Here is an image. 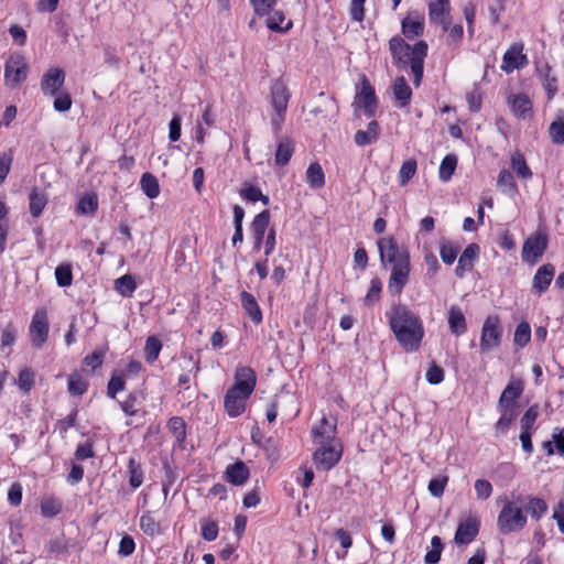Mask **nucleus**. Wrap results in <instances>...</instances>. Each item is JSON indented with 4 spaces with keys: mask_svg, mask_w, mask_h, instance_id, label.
<instances>
[{
    "mask_svg": "<svg viewBox=\"0 0 564 564\" xmlns=\"http://www.w3.org/2000/svg\"><path fill=\"white\" fill-rule=\"evenodd\" d=\"M56 282L59 286H69L73 282V271L69 263H62L55 269Z\"/></svg>",
    "mask_w": 564,
    "mask_h": 564,
    "instance_id": "3c124183",
    "label": "nucleus"
},
{
    "mask_svg": "<svg viewBox=\"0 0 564 564\" xmlns=\"http://www.w3.org/2000/svg\"><path fill=\"white\" fill-rule=\"evenodd\" d=\"M416 167L417 164L414 159H409L403 162L399 171V182L401 185H405L415 175Z\"/></svg>",
    "mask_w": 564,
    "mask_h": 564,
    "instance_id": "5fc2aeb1",
    "label": "nucleus"
},
{
    "mask_svg": "<svg viewBox=\"0 0 564 564\" xmlns=\"http://www.w3.org/2000/svg\"><path fill=\"white\" fill-rule=\"evenodd\" d=\"M424 18L420 14L408 15L402 21V33L409 40L423 34Z\"/></svg>",
    "mask_w": 564,
    "mask_h": 564,
    "instance_id": "a878e982",
    "label": "nucleus"
},
{
    "mask_svg": "<svg viewBox=\"0 0 564 564\" xmlns=\"http://www.w3.org/2000/svg\"><path fill=\"white\" fill-rule=\"evenodd\" d=\"M523 392L521 380H511L502 391L497 408H517L516 401Z\"/></svg>",
    "mask_w": 564,
    "mask_h": 564,
    "instance_id": "b1692460",
    "label": "nucleus"
},
{
    "mask_svg": "<svg viewBox=\"0 0 564 564\" xmlns=\"http://www.w3.org/2000/svg\"><path fill=\"white\" fill-rule=\"evenodd\" d=\"M250 3L258 15H267L275 6L276 0H250Z\"/></svg>",
    "mask_w": 564,
    "mask_h": 564,
    "instance_id": "774afa93",
    "label": "nucleus"
},
{
    "mask_svg": "<svg viewBox=\"0 0 564 564\" xmlns=\"http://www.w3.org/2000/svg\"><path fill=\"white\" fill-rule=\"evenodd\" d=\"M270 224V212L268 209L258 214L251 224V234L254 240L253 249L259 251Z\"/></svg>",
    "mask_w": 564,
    "mask_h": 564,
    "instance_id": "5701e85b",
    "label": "nucleus"
},
{
    "mask_svg": "<svg viewBox=\"0 0 564 564\" xmlns=\"http://www.w3.org/2000/svg\"><path fill=\"white\" fill-rule=\"evenodd\" d=\"M257 377L254 371L247 366L237 368L235 373V384L231 387L238 391L245 393V395H251L254 390Z\"/></svg>",
    "mask_w": 564,
    "mask_h": 564,
    "instance_id": "6ab92c4d",
    "label": "nucleus"
},
{
    "mask_svg": "<svg viewBox=\"0 0 564 564\" xmlns=\"http://www.w3.org/2000/svg\"><path fill=\"white\" fill-rule=\"evenodd\" d=\"M443 542L440 536L435 535L431 540V550L424 556L425 564H437L441 560L443 551Z\"/></svg>",
    "mask_w": 564,
    "mask_h": 564,
    "instance_id": "49530a36",
    "label": "nucleus"
},
{
    "mask_svg": "<svg viewBox=\"0 0 564 564\" xmlns=\"http://www.w3.org/2000/svg\"><path fill=\"white\" fill-rule=\"evenodd\" d=\"M507 105L518 119L525 120L532 117V101L524 94H510L507 97Z\"/></svg>",
    "mask_w": 564,
    "mask_h": 564,
    "instance_id": "4468645a",
    "label": "nucleus"
},
{
    "mask_svg": "<svg viewBox=\"0 0 564 564\" xmlns=\"http://www.w3.org/2000/svg\"><path fill=\"white\" fill-rule=\"evenodd\" d=\"M167 426L177 442H183L186 437V425L182 417L173 416Z\"/></svg>",
    "mask_w": 564,
    "mask_h": 564,
    "instance_id": "864d4df0",
    "label": "nucleus"
},
{
    "mask_svg": "<svg viewBox=\"0 0 564 564\" xmlns=\"http://www.w3.org/2000/svg\"><path fill=\"white\" fill-rule=\"evenodd\" d=\"M355 104L364 108L365 115L367 117L375 116L378 106V100L375 95L373 88L368 84L366 79L362 83V88L360 93H358L355 98Z\"/></svg>",
    "mask_w": 564,
    "mask_h": 564,
    "instance_id": "4be33fe9",
    "label": "nucleus"
},
{
    "mask_svg": "<svg viewBox=\"0 0 564 564\" xmlns=\"http://www.w3.org/2000/svg\"><path fill=\"white\" fill-rule=\"evenodd\" d=\"M528 63V57L523 54V45L521 43H516L505 52L501 69L509 74L514 69L524 67Z\"/></svg>",
    "mask_w": 564,
    "mask_h": 564,
    "instance_id": "9d476101",
    "label": "nucleus"
},
{
    "mask_svg": "<svg viewBox=\"0 0 564 564\" xmlns=\"http://www.w3.org/2000/svg\"><path fill=\"white\" fill-rule=\"evenodd\" d=\"M387 318L399 345L406 352L419 350L425 334L420 316L406 305L399 303L387 312Z\"/></svg>",
    "mask_w": 564,
    "mask_h": 564,
    "instance_id": "f257e3e1",
    "label": "nucleus"
},
{
    "mask_svg": "<svg viewBox=\"0 0 564 564\" xmlns=\"http://www.w3.org/2000/svg\"><path fill=\"white\" fill-rule=\"evenodd\" d=\"M311 112L314 116H323L328 117L335 115L337 112V105L335 98L332 96H327L324 93L318 94V105L315 106Z\"/></svg>",
    "mask_w": 564,
    "mask_h": 564,
    "instance_id": "c756f323",
    "label": "nucleus"
},
{
    "mask_svg": "<svg viewBox=\"0 0 564 564\" xmlns=\"http://www.w3.org/2000/svg\"><path fill=\"white\" fill-rule=\"evenodd\" d=\"M379 133V123L372 120L369 122L367 130H358L355 133V142L359 147L371 144L378 140Z\"/></svg>",
    "mask_w": 564,
    "mask_h": 564,
    "instance_id": "c85d7f7f",
    "label": "nucleus"
},
{
    "mask_svg": "<svg viewBox=\"0 0 564 564\" xmlns=\"http://www.w3.org/2000/svg\"><path fill=\"white\" fill-rule=\"evenodd\" d=\"M427 54V44L424 41H419L411 46L410 52V67L413 74V83L415 86L421 84L423 77L424 58Z\"/></svg>",
    "mask_w": 564,
    "mask_h": 564,
    "instance_id": "9b49d317",
    "label": "nucleus"
},
{
    "mask_svg": "<svg viewBox=\"0 0 564 564\" xmlns=\"http://www.w3.org/2000/svg\"><path fill=\"white\" fill-rule=\"evenodd\" d=\"M336 422H330L323 417L319 424L313 427L312 434L316 444H338L336 441Z\"/></svg>",
    "mask_w": 564,
    "mask_h": 564,
    "instance_id": "aec40b11",
    "label": "nucleus"
},
{
    "mask_svg": "<svg viewBox=\"0 0 564 564\" xmlns=\"http://www.w3.org/2000/svg\"><path fill=\"white\" fill-rule=\"evenodd\" d=\"M306 182L314 189L325 185V174L319 163H311L306 170Z\"/></svg>",
    "mask_w": 564,
    "mask_h": 564,
    "instance_id": "f704fd0d",
    "label": "nucleus"
},
{
    "mask_svg": "<svg viewBox=\"0 0 564 564\" xmlns=\"http://www.w3.org/2000/svg\"><path fill=\"white\" fill-rule=\"evenodd\" d=\"M511 167L520 178L530 180L532 177V172L528 166L523 154L519 151H516L511 155Z\"/></svg>",
    "mask_w": 564,
    "mask_h": 564,
    "instance_id": "e433bc0d",
    "label": "nucleus"
},
{
    "mask_svg": "<svg viewBox=\"0 0 564 564\" xmlns=\"http://www.w3.org/2000/svg\"><path fill=\"white\" fill-rule=\"evenodd\" d=\"M285 21V15L282 11H274L268 19H267V26L271 31H279L283 32L289 30L292 26V22L288 21L285 25H283Z\"/></svg>",
    "mask_w": 564,
    "mask_h": 564,
    "instance_id": "09e8293b",
    "label": "nucleus"
},
{
    "mask_svg": "<svg viewBox=\"0 0 564 564\" xmlns=\"http://www.w3.org/2000/svg\"><path fill=\"white\" fill-rule=\"evenodd\" d=\"M448 477L442 476L433 478L429 482V491L433 497L440 498L443 496L445 487L447 485Z\"/></svg>",
    "mask_w": 564,
    "mask_h": 564,
    "instance_id": "0e129e2a",
    "label": "nucleus"
},
{
    "mask_svg": "<svg viewBox=\"0 0 564 564\" xmlns=\"http://www.w3.org/2000/svg\"><path fill=\"white\" fill-rule=\"evenodd\" d=\"M501 413L500 419L496 423V431L500 434H506L509 430L510 424L518 416L517 408H497Z\"/></svg>",
    "mask_w": 564,
    "mask_h": 564,
    "instance_id": "c9c22d12",
    "label": "nucleus"
},
{
    "mask_svg": "<svg viewBox=\"0 0 564 564\" xmlns=\"http://www.w3.org/2000/svg\"><path fill=\"white\" fill-rule=\"evenodd\" d=\"M551 68L549 65H544L539 68V74L543 78V86L547 91L549 99L553 98L557 91L556 78L551 76Z\"/></svg>",
    "mask_w": 564,
    "mask_h": 564,
    "instance_id": "8fccbe9b",
    "label": "nucleus"
},
{
    "mask_svg": "<svg viewBox=\"0 0 564 564\" xmlns=\"http://www.w3.org/2000/svg\"><path fill=\"white\" fill-rule=\"evenodd\" d=\"M140 186L149 198H156L160 195L158 178L149 172L142 175Z\"/></svg>",
    "mask_w": 564,
    "mask_h": 564,
    "instance_id": "4c0bfd02",
    "label": "nucleus"
},
{
    "mask_svg": "<svg viewBox=\"0 0 564 564\" xmlns=\"http://www.w3.org/2000/svg\"><path fill=\"white\" fill-rule=\"evenodd\" d=\"M290 100V93L281 80H275L271 85V106L273 113L271 115V126L274 133L281 131L285 120V112Z\"/></svg>",
    "mask_w": 564,
    "mask_h": 564,
    "instance_id": "7ed1b4c3",
    "label": "nucleus"
},
{
    "mask_svg": "<svg viewBox=\"0 0 564 564\" xmlns=\"http://www.w3.org/2000/svg\"><path fill=\"white\" fill-rule=\"evenodd\" d=\"M28 75V64L22 55H11L4 65L6 85L12 88L21 85Z\"/></svg>",
    "mask_w": 564,
    "mask_h": 564,
    "instance_id": "423d86ee",
    "label": "nucleus"
},
{
    "mask_svg": "<svg viewBox=\"0 0 564 564\" xmlns=\"http://www.w3.org/2000/svg\"><path fill=\"white\" fill-rule=\"evenodd\" d=\"M87 390V382L78 376L68 379V391L74 395H82Z\"/></svg>",
    "mask_w": 564,
    "mask_h": 564,
    "instance_id": "338daca9",
    "label": "nucleus"
},
{
    "mask_svg": "<svg viewBox=\"0 0 564 564\" xmlns=\"http://www.w3.org/2000/svg\"><path fill=\"white\" fill-rule=\"evenodd\" d=\"M48 202L47 195L44 191L34 187L30 193V214L37 218Z\"/></svg>",
    "mask_w": 564,
    "mask_h": 564,
    "instance_id": "2f4dec72",
    "label": "nucleus"
},
{
    "mask_svg": "<svg viewBox=\"0 0 564 564\" xmlns=\"http://www.w3.org/2000/svg\"><path fill=\"white\" fill-rule=\"evenodd\" d=\"M547 248V237L542 231L528 237L522 247V259L531 264L536 263Z\"/></svg>",
    "mask_w": 564,
    "mask_h": 564,
    "instance_id": "0eeeda50",
    "label": "nucleus"
},
{
    "mask_svg": "<svg viewBox=\"0 0 564 564\" xmlns=\"http://www.w3.org/2000/svg\"><path fill=\"white\" fill-rule=\"evenodd\" d=\"M202 536L206 541H214L218 536V525L215 521L202 520Z\"/></svg>",
    "mask_w": 564,
    "mask_h": 564,
    "instance_id": "69168bd1",
    "label": "nucleus"
},
{
    "mask_svg": "<svg viewBox=\"0 0 564 564\" xmlns=\"http://www.w3.org/2000/svg\"><path fill=\"white\" fill-rule=\"evenodd\" d=\"M319 447L314 453V462L323 470H329L341 457L340 444H318Z\"/></svg>",
    "mask_w": 564,
    "mask_h": 564,
    "instance_id": "1a4fd4ad",
    "label": "nucleus"
},
{
    "mask_svg": "<svg viewBox=\"0 0 564 564\" xmlns=\"http://www.w3.org/2000/svg\"><path fill=\"white\" fill-rule=\"evenodd\" d=\"M126 387V381L122 375H113L107 387V394L109 398L115 399L116 394L120 391H123Z\"/></svg>",
    "mask_w": 564,
    "mask_h": 564,
    "instance_id": "680f3d73",
    "label": "nucleus"
},
{
    "mask_svg": "<svg viewBox=\"0 0 564 564\" xmlns=\"http://www.w3.org/2000/svg\"><path fill=\"white\" fill-rule=\"evenodd\" d=\"M539 415V406L536 404L531 405L522 415L520 420L521 431L530 432L534 425Z\"/></svg>",
    "mask_w": 564,
    "mask_h": 564,
    "instance_id": "bf43d9fd",
    "label": "nucleus"
},
{
    "mask_svg": "<svg viewBox=\"0 0 564 564\" xmlns=\"http://www.w3.org/2000/svg\"><path fill=\"white\" fill-rule=\"evenodd\" d=\"M457 166V156L453 153L447 154L441 162L438 174L443 182H448Z\"/></svg>",
    "mask_w": 564,
    "mask_h": 564,
    "instance_id": "ea45409f",
    "label": "nucleus"
},
{
    "mask_svg": "<svg viewBox=\"0 0 564 564\" xmlns=\"http://www.w3.org/2000/svg\"><path fill=\"white\" fill-rule=\"evenodd\" d=\"M226 475L229 482L235 486H241L249 477V469L243 462H237L227 467Z\"/></svg>",
    "mask_w": 564,
    "mask_h": 564,
    "instance_id": "cd10ccee",
    "label": "nucleus"
},
{
    "mask_svg": "<svg viewBox=\"0 0 564 564\" xmlns=\"http://www.w3.org/2000/svg\"><path fill=\"white\" fill-rule=\"evenodd\" d=\"M479 251V247L476 243L468 245L459 257V264H464L466 268L471 269L473 262L476 259Z\"/></svg>",
    "mask_w": 564,
    "mask_h": 564,
    "instance_id": "052dcab7",
    "label": "nucleus"
},
{
    "mask_svg": "<svg viewBox=\"0 0 564 564\" xmlns=\"http://www.w3.org/2000/svg\"><path fill=\"white\" fill-rule=\"evenodd\" d=\"M50 324L44 308L37 310L30 324V338L33 347L41 348L48 338Z\"/></svg>",
    "mask_w": 564,
    "mask_h": 564,
    "instance_id": "6e6552de",
    "label": "nucleus"
},
{
    "mask_svg": "<svg viewBox=\"0 0 564 564\" xmlns=\"http://www.w3.org/2000/svg\"><path fill=\"white\" fill-rule=\"evenodd\" d=\"M516 497L523 512L527 511L536 521L547 512V503L539 497L521 494H516Z\"/></svg>",
    "mask_w": 564,
    "mask_h": 564,
    "instance_id": "ddd939ff",
    "label": "nucleus"
},
{
    "mask_svg": "<svg viewBox=\"0 0 564 564\" xmlns=\"http://www.w3.org/2000/svg\"><path fill=\"white\" fill-rule=\"evenodd\" d=\"M98 208V198L96 194H87L82 197L77 205V213L82 215H93Z\"/></svg>",
    "mask_w": 564,
    "mask_h": 564,
    "instance_id": "a18cd8bd",
    "label": "nucleus"
},
{
    "mask_svg": "<svg viewBox=\"0 0 564 564\" xmlns=\"http://www.w3.org/2000/svg\"><path fill=\"white\" fill-rule=\"evenodd\" d=\"M459 246H453L451 242H443L441 245L440 256L445 264H453L457 258Z\"/></svg>",
    "mask_w": 564,
    "mask_h": 564,
    "instance_id": "13d9d810",
    "label": "nucleus"
},
{
    "mask_svg": "<svg viewBox=\"0 0 564 564\" xmlns=\"http://www.w3.org/2000/svg\"><path fill=\"white\" fill-rule=\"evenodd\" d=\"M409 274L410 258L392 264L391 275L389 279V290L395 294H400L409 281Z\"/></svg>",
    "mask_w": 564,
    "mask_h": 564,
    "instance_id": "f8f14e48",
    "label": "nucleus"
},
{
    "mask_svg": "<svg viewBox=\"0 0 564 564\" xmlns=\"http://www.w3.org/2000/svg\"><path fill=\"white\" fill-rule=\"evenodd\" d=\"M429 18L431 22L441 24L446 32L451 25L448 0H432L429 3Z\"/></svg>",
    "mask_w": 564,
    "mask_h": 564,
    "instance_id": "a211bd4d",
    "label": "nucleus"
},
{
    "mask_svg": "<svg viewBox=\"0 0 564 564\" xmlns=\"http://www.w3.org/2000/svg\"><path fill=\"white\" fill-rule=\"evenodd\" d=\"M448 326L451 333L459 336L467 330L466 318L458 306H452L448 312Z\"/></svg>",
    "mask_w": 564,
    "mask_h": 564,
    "instance_id": "bb28decb",
    "label": "nucleus"
},
{
    "mask_svg": "<svg viewBox=\"0 0 564 564\" xmlns=\"http://www.w3.org/2000/svg\"><path fill=\"white\" fill-rule=\"evenodd\" d=\"M241 305L250 318L256 323L260 324L262 321V314L257 303L256 297L246 291L240 294Z\"/></svg>",
    "mask_w": 564,
    "mask_h": 564,
    "instance_id": "473e14b6",
    "label": "nucleus"
},
{
    "mask_svg": "<svg viewBox=\"0 0 564 564\" xmlns=\"http://www.w3.org/2000/svg\"><path fill=\"white\" fill-rule=\"evenodd\" d=\"M62 511V503L57 498L46 497L41 501V513L46 518L56 517Z\"/></svg>",
    "mask_w": 564,
    "mask_h": 564,
    "instance_id": "c03bdc74",
    "label": "nucleus"
},
{
    "mask_svg": "<svg viewBox=\"0 0 564 564\" xmlns=\"http://www.w3.org/2000/svg\"><path fill=\"white\" fill-rule=\"evenodd\" d=\"M497 186L502 193L508 195H514L518 191L513 175L507 170L499 172Z\"/></svg>",
    "mask_w": 564,
    "mask_h": 564,
    "instance_id": "58836bf2",
    "label": "nucleus"
},
{
    "mask_svg": "<svg viewBox=\"0 0 564 564\" xmlns=\"http://www.w3.org/2000/svg\"><path fill=\"white\" fill-rule=\"evenodd\" d=\"M161 349H162V343L158 337H155V336L148 337V339L145 341V347H144L145 360L149 364H153L158 359Z\"/></svg>",
    "mask_w": 564,
    "mask_h": 564,
    "instance_id": "37998d69",
    "label": "nucleus"
},
{
    "mask_svg": "<svg viewBox=\"0 0 564 564\" xmlns=\"http://www.w3.org/2000/svg\"><path fill=\"white\" fill-rule=\"evenodd\" d=\"M554 267L552 264H543L533 276L532 288L539 294L545 292L554 278Z\"/></svg>",
    "mask_w": 564,
    "mask_h": 564,
    "instance_id": "393cba45",
    "label": "nucleus"
},
{
    "mask_svg": "<svg viewBox=\"0 0 564 564\" xmlns=\"http://www.w3.org/2000/svg\"><path fill=\"white\" fill-rule=\"evenodd\" d=\"M294 153L293 141L289 138H282L276 145L274 155L275 163L278 165H286Z\"/></svg>",
    "mask_w": 564,
    "mask_h": 564,
    "instance_id": "72a5a7b5",
    "label": "nucleus"
},
{
    "mask_svg": "<svg viewBox=\"0 0 564 564\" xmlns=\"http://www.w3.org/2000/svg\"><path fill=\"white\" fill-rule=\"evenodd\" d=\"M378 249L380 253L381 263L394 264L401 260L410 258L409 252L405 248L398 245L397 240L392 237H382L378 240Z\"/></svg>",
    "mask_w": 564,
    "mask_h": 564,
    "instance_id": "39448f33",
    "label": "nucleus"
},
{
    "mask_svg": "<svg viewBox=\"0 0 564 564\" xmlns=\"http://www.w3.org/2000/svg\"><path fill=\"white\" fill-rule=\"evenodd\" d=\"M502 327L500 319L497 315L488 316L482 325L481 337H480V350L481 352L491 351L498 348L501 344Z\"/></svg>",
    "mask_w": 564,
    "mask_h": 564,
    "instance_id": "20e7f679",
    "label": "nucleus"
},
{
    "mask_svg": "<svg viewBox=\"0 0 564 564\" xmlns=\"http://www.w3.org/2000/svg\"><path fill=\"white\" fill-rule=\"evenodd\" d=\"M549 135L554 144L564 143V113L558 115L550 124Z\"/></svg>",
    "mask_w": 564,
    "mask_h": 564,
    "instance_id": "79ce46f5",
    "label": "nucleus"
},
{
    "mask_svg": "<svg viewBox=\"0 0 564 564\" xmlns=\"http://www.w3.org/2000/svg\"><path fill=\"white\" fill-rule=\"evenodd\" d=\"M479 532V521L474 517L462 520L457 527L454 541L458 545L470 543Z\"/></svg>",
    "mask_w": 564,
    "mask_h": 564,
    "instance_id": "dca6fc26",
    "label": "nucleus"
},
{
    "mask_svg": "<svg viewBox=\"0 0 564 564\" xmlns=\"http://www.w3.org/2000/svg\"><path fill=\"white\" fill-rule=\"evenodd\" d=\"M115 288L120 295L130 297L135 291L137 284L132 275L124 274L116 280Z\"/></svg>",
    "mask_w": 564,
    "mask_h": 564,
    "instance_id": "a19ab883",
    "label": "nucleus"
},
{
    "mask_svg": "<svg viewBox=\"0 0 564 564\" xmlns=\"http://www.w3.org/2000/svg\"><path fill=\"white\" fill-rule=\"evenodd\" d=\"M129 468V484L133 489L139 488L143 482V471L141 466L134 458H130L128 463Z\"/></svg>",
    "mask_w": 564,
    "mask_h": 564,
    "instance_id": "603ef678",
    "label": "nucleus"
},
{
    "mask_svg": "<svg viewBox=\"0 0 564 564\" xmlns=\"http://www.w3.org/2000/svg\"><path fill=\"white\" fill-rule=\"evenodd\" d=\"M34 384V372L30 368H24L20 371L18 378V386L24 392H29Z\"/></svg>",
    "mask_w": 564,
    "mask_h": 564,
    "instance_id": "e2e57ef3",
    "label": "nucleus"
},
{
    "mask_svg": "<svg viewBox=\"0 0 564 564\" xmlns=\"http://www.w3.org/2000/svg\"><path fill=\"white\" fill-rule=\"evenodd\" d=\"M389 50L393 58V63L399 68H406L410 64L411 45H409L402 37L393 36L389 41Z\"/></svg>",
    "mask_w": 564,
    "mask_h": 564,
    "instance_id": "2eb2a0df",
    "label": "nucleus"
},
{
    "mask_svg": "<svg viewBox=\"0 0 564 564\" xmlns=\"http://www.w3.org/2000/svg\"><path fill=\"white\" fill-rule=\"evenodd\" d=\"M250 395H245L243 392L230 388L224 400L225 409L229 416H239L246 408V401Z\"/></svg>",
    "mask_w": 564,
    "mask_h": 564,
    "instance_id": "412c9836",
    "label": "nucleus"
},
{
    "mask_svg": "<svg viewBox=\"0 0 564 564\" xmlns=\"http://www.w3.org/2000/svg\"><path fill=\"white\" fill-rule=\"evenodd\" d=\"M65 74L62 68H50L41 79V89L44 95L55 96L64 85Z\"/></svg>",
    "mask_w": 564,
    "mask_h": 564,
    "instance_id": "f3484780",
    "label": "nucleus"
},
{
    "mask_svg": "<svg viewBox=\"0 0 564 564\" xmlns=\"http://www.w3.org/2000/svg\"><path fill=\"white\" fill-rule=\"evenodd\" d=\"M240 194H241L242 198H245L251 203L261 200L263 203V205L269 204V197L267 195H263L262 192L260 191V188H258L256 186H252V185L247 186L241 191Z\"/></svg>",
    "mask_w": 564,
    "mask_h": 564,
    "instance_id": "4d7b16f0",
    "label": "nucleus"
},
{
    "mask_svg": "<svg viewBox=\"0 0 564 564\" xmlns=\"http://www.w3.org/2000/svg\"><path fill=\"white\" fill-rule=\"evenodd\" d=\"M393 95L395 100L398 101L399 107H405L410 104L412 97V90L410 86L406 84L404 77H398L393 83Z\"/></svg>",
    "mask_w": 564,
    "mask_h": 564,
    "instance_id": "7c9ffc66",
    "label": "nucleus"
},
{
    "mask_svg": "<svg viewBox=\"0 0 564 564\" xmlns=\"http://www.w3.org/2000/svg\"><path fill=\"white\" fill-rule=\"evenodd\" d=\"M528 522L527 514L523 512L516 494L512 492L509 498L503 499L502 508L497 518V529L508 535L521 531Z\"/></svg>",
    "mask_w": 564,
    "mask_h": 564,
    "instance_id": "f03ea898",
    "label": "nucleus"
},
{
    "mask_svg": "<svg viewBox=\"0 0 564 564\" xmlns=\"http://www.w3.org/2000/svg\"><path fill=\"white\" fill-rule=\"evenodd\" d=\"M531 339V328L528 322H521L513 335V343L520 348H523L529 344Z\"/></svg>",
    "mask_w": 564,
    "mask_h": 564,
    "instance_id": "de8ad7c7",
    "label": "nucleus"
},
{
    "mask_svg": "<svg viewBox=\"0 0 564 564\" xmlns=\"http://www.w3.org/2000/svg\"><path fill=\"white\" fill-rule=\"evenodd\" d=\"M140 528L147 535L154 536L160 533V524L150 513L142 514L140 518Z\"/></svg>",
    "mask_w": 564,
    "mask_h": 564,
    "instance_id": "6e6d98bb",
    "label": "nucleus"
}]
</instances>
